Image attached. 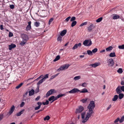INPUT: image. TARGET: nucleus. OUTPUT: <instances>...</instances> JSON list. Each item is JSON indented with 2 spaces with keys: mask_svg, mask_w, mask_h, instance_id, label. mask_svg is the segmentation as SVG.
I'll return each instance as SVG.
<instances>
[{
  "mask_svg": "<svg viewBox=\"0 0 124 124\" xmlns=\"http://www.w3.org/2000/svg\"><path fill=\"white\" fill-rule=\"evenodd\" d=\"M95 104L93 101H90V104L87 106V108L88 109V110L86 113L85 118H84V117L85 114V112H84L81 113V117L82 119H83L82 120V123H84L86 122L88 120L89 117L92 116L93 115V114L94 113L93 110L95 107Z\"/></svg>",
  "mask_w": 124,
  "mask_h": 124,
  "instance_id": "obj_1",
  "label": "nucleus"
},
{
  "mask_svg": "<svg viewBox=\"0 0 124 124\" xmlns=\"http://www.w3.org/2000/svg\"><path fill=\"white\" fill-rule=\"evenodd\" d=\"M21 36L23 40L20 43V44L21 46H23L26 43L27 40L29 39V38L27 35L24 33L21 34Z\"/></svg>",
  "mask_w": 124,
  "mask_h": 124,
  "instance_id": "obj_2",
  "label": "nucleus"
},
{
  "mask_svg": "<svg viewBox=\"0 0 124 124\" xmlns=\"http://www.w3.org/2000/svg\"><path fill=\"white\" fill-rule=\"evenodd\" d=\"M70 66L69 64H65L61 67L59 69H58L57 71H60L61 70H63L68 69Z\"/></svg>",
  "mask_w": 124,
  "mask_h": 124,
  "instance_id": "obj_3",
  "label": "nucleus"
},
{
  "mask_svg": "<svg viewBox=\"0 0 124 124\" xmlns=\"http://www.w3.org/2000/svg\"><path fill=\"white\" fill-rule=\"evenodd\" d=\"M107 61L109 67H112L113 66L114 63V60L112 58L107 60Z\"/></svg>",
  "mask_w": 124,
  "mask_h": 124,
  "instance_id": "obj_4",
  "label": "nucleus"
},
{
  "mask_svg": "<svg viewBox=\"0 0 124 124\" xmlns=\"http://www.w3.org/2000/svg\"><path fill=\"white\" fill-rule=\"evenodd\" d=\"M79 92H80V90L76 88H74L69 91L66 92V93H74Z\"/></svg>",
  "mask_w": 124,
  "mask_h": 124,
  "instance_id": "obj_5",
  "label": "nucleus"
},
{
  "mask_svg": "<svg viewBox=\"0 0 124 124\" xmlns=\"http://www.w3.org/2000/svg\"><path fill=\"white\" fill-rule=\"evenodd\" d=\"M84 109V108L82 106H80L78 107V108L76 110L75 113H76L81 112Z\"/></svg>",
  "mask_w": 124,
  "mask_h": 124,
  "instance_id": "obj_6",
  "label": "nucleus"
},
{
  "mask_svg": "<svg viewBox=\"0 0 124 124\" xmlns=\"http://www.w3.org/2000/svg\"><path fill=\"white\" fill-rule=\"evenodd\" d=\"M55 91V90L54 89H51L48 91L46 94V97H48L50 95L52 94Z\"/></svg>",
  "mask_w": 124,
  "mask_h": 124,
  "instance_id": "obj_7",
  "label": "nucleus"
},
{
  "mask_svg": "<svg viewBox=\"0 0 124 124\" xmlns=\"http://www.w3.org/2000/svg\"><path fill=\"white\" fill-rule=\"evenodd\" d=\"M15 109V107L14 105L12 106L10 108V110L8 113V115H10L13 112Z\"/></svg>",
  "mask_w": 124,
  "mask_h": 124,
  "instance_id": "obj_8",
  "label": "nucleus"
},
{
  "mask_svg": "<svg viewBox=\"0 0 124 124\" xmlns=\"http://www.w3.org/2000/svg\"><path fill=\"white\" fill-rule=\"evenodd\" d=\"M81 46V43H78V44H76L74 45L72 49L73 50H75L77 48L78 46L79 47H80Z\"/></svg>",
  "mask_w": 124,
  "mask_h": 124,
  "instance_id": "obj_9",
  "label": "nucleus"
},
{
  "mask_svg": "<svg viewBox=\"0 0 124 124\" xmlns=\"http://www.w3.org/2000/svg\"><path fill=\"white\" fill-rule=\"evenodd\" d=\"M100 65V62H96L94 64H90L89 66H91L92 67L95 68L98 66H99Z\"/></svg>",
  "mask_w": 124,
  "mask_h": 124,
  "instance_id": "obj_10",
  "label": "nucleus"
},
{
  "mask_svg": "<svg viewBox=\"0 0 124 124\" xmlns=\"http://www.w3.org/2000/svg\"><path fill=\"white\" fill-rule=\"evenodd\" d=\"M116 91L117 94H119L122 92L120 86H118L116 89Z\"/></svg>",
  "mask_w": 124,
  "mask_h": 124,
  "instance_id": "obj_11",
  "label": "nucleus"
},
{
  "mask_svg": "<svg viewBox=\"0 0 124 124\" xmlns=\"http://www.w3.org/2000/svg\"><path fill=\"white\" fill-rule=\"evenodd\" d=\"M31 21H30L28 22V25L27 26L26 28V30L27 31L30 30L31 28Z\"/></svg>",
  "mask_w": 124,
  "mask_h": 124,
  "instance_id": "obj_12",
  "label": "nucleus"
},
{
  "mask_svg": "<svg viewBox=\"0 0 124 124\" xmlns=\"http://www.w3.org/2000/svg\"><path fill=\"white\" fill-rule=\"evenodd\" d=\"M93 27L92 24H90V25L87 28L88 31L90 32L93 29Z\"/></svg>",
  "mask_w": 124,
  "mask_h": 124,
  "instance_id": "obj_13",
  "label": "nucleus"
},
{
  "mask_svg": "<svg viewBox=\"0 0 124 124\" xmlns=\"http://www.w3.org/2000/svg\"><path fill=\"white\" fill-rule=\"evenodd\" d=\"M9 49L11 50L13 48L15 47L16 46L14 44H12L11 45H9Z\"/></svg>",
  "mask_w": 124,
  "mask_h": 124,
  "instance_id": "obj_14",
  "label": "nucleus"
},
{
  "mask_svg": "<svg viewBox=\"0 0 124 124\" xmlns=\"http://www.w3.org/2000/svg\"><path fill=\"white\" fill-rule=\"evenodd\" d=\"M29 92V96H31L34 94L35 91L33 89H32Z\"/></svg>",
  "mask_w": 124,
  "mask_h": 124,
  "instance_id": "obj_15",
  "label": "nucleus"
},
{
  "mask_svg": "<svg viewBox=\"0 0 124 124\" xmlns=\"http://www.w3.org/2000/svg\"><path fill=\"white\" fill-rule=\"evenodd\" d=\"M67 32V31L66 30H64L62 31L61 32L60 35L61 36H63Z\"/></svg>",
  "mask_w": 124,
  "mask_h": 124,
  "instance_id": "obj_16",
  "label": "nucleus"
},
{
  "mask_svg": "<svg viewBox=\"0 0 124 124\" xmlns=\"http://www.w3.org/2000/svg\"><path fill=\"white\" fill-rule=\"evenodd\" d=\"M89 42V40H85L83 42V44L85 46H88V43Z\"/></svg>",
  "mask_w": 124,
  "mask_h": 124,
  "instance_id": "obj_17",
  "label": "nucleus"
},
{
  "mask_svg": "<svg viewBox=\"0 0 124 124\" xmlns=\"http://www.w3.org/2000/svg\"><path fill=\"white\" fill-rule=\"evenodd\" d=\"M118 96L117 95H115L113 98L112 99V100L113 101H116L118 99Z\"/></svg>",
  "mask_w": 124,
  "mask_h": 124,
  "instance_id": "obj_18",
  "label": "nucleus"
},
{
  "mask_svg": "<svg viewBox=\"0 0 124 124\" xmlns=\"http://www.w3.org/2000/svg\"><path fill=\"white\" fill-rule=\"evenodd\" d=\"M24 110H25L24 109H23L20 112L17 113L16 114V115L17 116H20L22 114H23V113L24 111Z\"/></svg>",
  "mask_w": 124,
  "mask_h": 124,
  "instance_id": "obj_19",
  "label": "nucleus"
},
{
  "mask_svg": "<svg viewBox=\"0 0 124 124\" xmlns=\"http://www.w3.org/2000/svg\"><path fill=\"white\" fill-rule=\"evenodd\" d=\"M120 18V16L116 14L114 15V16L113 17V19H118Z\"/></svg>",
  "mask_w": 124,
  "mask_h": 124,
  "instance_id": "obj_20",
  "label": "nucleus"
},
{
  "mask_svg": "<svg viewBox=\"0 0 124 124\" xmlns=\"http://www.w3.org/2000/svg\"><path fill=\"white\" fill-rule=\"evenodd\" d=\"M110 57H115L116 56L115 53V52L111 53L109 55Z\"/></svg>",
  "mask_w": 124,
  "mask_h": 124,
  "instance_id": "obj_21",
  "label": "nucleus"
},
{
  "mask_svg": "<svg viewBox=\"0 0 124 124\" xmlns=\"http://www.w3.org/2000/svg\"><path fill=\"white\" fill-rule=\"evenodd\" d=\"M81 93H85L88 92V90L86 88H85L82 89V90L80 92Z\"/></svg>",
  "mask_w": 124,
  "mask_h": 124,
  "instance_id": "obj_22",
  "label": "nucleus"
},
{
  "mask_svg": "<svg viewBox=\"0 0 124 124\" xmlns=\"http://www.w3.org/2000/svg\"><path fill=\"white\" fill-rule=\"evenodd\" d=\"M124 95L122 93H119L118 95V97L119 99H121L124 97Z\"/></svg>",
  "mask_w": 124,
  "mask_h": 124,
  "instance_id": "obj_23",
  "label": "nucleus"
},
{
  "mask_svg": "<svg viewBox=\"0 0 124 124\" xmlns=\"http://www.w3.org/2000/svg\"><path fill=\"white\" fill-rule=\"evenodd\" d=\"M81 78V76H76L73 79L75 81L78 80Z\"/></svg>",
  "mask_w": 124,
  "mask_h": 124,
  "instance_id": "obj_24",
  "label": "nucleus"
},
{
  "mask_svg": "<svg viewBox=\"0 0 124 124\" xmlns=\"http://www.w3.org/2000/svg\"><path fill=\"white\" fill-rule=\"evenodd\" d=\"M112 48V46H110L106 48V50L107 51H110V50H111Z\"/></svg>",
  "mask_w": 124,
  "mask_h": 124,
  "instance_id": "obj_25",
  "label": "nucleus"
},
{
  "mask_svg": "<svg viewBox=\"0 0 124 124\" xmlns=\"http://www.w3.org/2000/svg\"><path fill=\"white\" fill-rule=\"evenodd\" d=\"M72 22V23L71 24V26L73 27L76 24L77 22L76 21H74Z\"/></svg>",
  "mask_w": 124,
  "mask_h": 124,
  "instance_id": "obj_26",
  "label": "nucleus"
},
{
  "mask_svg": "<svg viewBox=\"0 0 124 124\" xmlns=\"http://www.w3.org/2000/svg\"><path fill=\"white\" fill-rule=\"evenodd\" d=\"M60 57L59 55H58L56 56L54 60V62H55L58 60L60 59Z\"/></svg>",
  "mask_w": 124,
  "mask_h": 124,
  "instance_id": "obj_27",
  "label": "nucleus"
},
{
  "mask_svg": "<svg viewBox=\"0 0 124 124\" xmlns=\"http://www.w3.org/2000/svg\"><path fill=\"white\" fill-rule=\"evenodd\" d=\"M44 81V79L42 78L37 83V85H39L42 83Z\"/></svg>",
  "mask_w": 124,
  "mask_h": 124,
  "instance_id": "obj_28",
  "label": "nucleus"
},
{
  "mask_svg": "<svg viewBox=\"0 0 124 124\" xmlns=\"http://www.w3.org/2000/svg\"><path fill=\"white\" fill-rule=\"evenodd\" d=\"M23 83H21L20 84L18 85L16 87V89H18L20 88L23 85Z\"/></svg>",
  "mask_w": 124,
  "mask_h": 124,
  "instance_id": "obj_29",
  "label": "nucleus"
},
{
  "mask_svg": "<svg viewBox=\"0 0 124 124\" xmlns=\"http://www.w3.org/2000/svg\"><path fill=\"white\" fill-rule=\"evenodd\" d=\"M50 117L49 116H47L44 118V121L48 120L50 119Z\"/></svg>",
  "mask_w": 124,
  "mask_h": 124,
  "instance_id": "obj_30",
  "label": "nucleus"
},
{
  "mask_svg": "<svg viewBox=\"0 0 124 124\" xmlns=\"http://www.w3.org/2000/svg\"><path fill=\"white\" fill-rule=\"evenodd\" d=\"M87 54L89 55H92L93 54L92 52L90 50H88L87 51Z\"/></svg>",
  "mask_w": 124,
  "mask_h": 124,
  "instance_id": "obj_31",
  "label": "nucleus"
},
{
  "mask_svg": "<svg viewBox=\"0 0 124 124\" xmlns=\"http://www.w3.org/2000/svg\"><path fill=\"white\" fill-rule=\"evenodd\" d=\"M66 93H66H66H65L64 94H59L58 95V97L59 98L60 97H62L63 96H65L66 95Z\"/></svg>",
  "mask_w": 124,
  "mask_h": 124,
  "instance_id": "obj_32",
  "label": "nucleus"
},
{
  "mask_svg": "<svg viewBox=\"0 0 124 124\" xmlns=\"http://www.w3.org/2000/svg\"><path fill=\"white\" fill-rule=\"evenodd\" d=\"M60 35H59L58 36V38H57V40L58 41H60V42H61L62 40V37Z\"/></svg>",
  "mask_w": 124,
  "mask_h": 124,
  "instance_id": "obj_33",
  "label": "nucleus"
},
{
  "mask_svg": "<svg viewBox=\"0 0 124 124\" xmlns=\"http://www.w3.org/2000/svg\"><path fill=\"white\" fill-rule=\"evenodd\" d=\"M117 72L119 73H121L123 72V71L121 68H119L117 70Z\"/></svg>",
  "mask_w": 124,
  "mask_h": 124,
  "instance_id": "obj_34",
  "label": "nucleus"
},
{
  "mask_svg": "<svg viewBox=\"0 0 124 124\" xmlns=\"http://www.w3.org/2000/svg\"><path fill=\"white\" fill-rule=\"evenodd\" d=\"M40 24V23L39 22H36L34 24V25L36 27H38Z\"/></svg>",
  "mask_w": 124,
  "mask_h": 124,
  "instance_id": "obj_35",
  "label": "nucleus"
},
{
  "mask_svg": "<svg viewBox=\"0 0 124 124\" xmlns=\"http://www.w3.org/2000/svg\"><path fill=\"white\" fill-rule=\"evenodd\" d=\"M48 74H46L44 75V77L42 79L45 81L46 79L48 78Z\"/></svg>",
  "mask_w": 124,
  "mask_h": 124,
  "instance_id": "obj_36",
  "label": "nucleus"
},
{
  "mask_svg": "<svg viewBox=\"0 0 124 124\" xmlns=\"http://www.w3.org/2000/svg\"><path fill=\"white\" fill-rule=\"evenodd\" d=\"M118 47L119 49H124V45H122L119 46H118Z\"/></svg>",
  "mask_w": 124,
  "mask_h": 124,
  "instance_id": "obj_37",
  "label": "nucleus"
},
{
  "mask_svg": "<svg viewBox=\"0 0 124 124\" xmlns=\"http://www.w3.org/2000/svg\"><path fill=\"white\" fill-rule=\"evenodd\" d=\"M49 102L48 101L46 100V102H43L42 103V104L43 105H47L49 104Z\"/></svg>",
  "mask_w": 124,
  "mask_h": 124,
  "instance_id": "obj_38",
  "label": "nucleus"
},
{
  "mask_svg": "<svg viewBox=\"0 0 124 124\" xmlns=\"http://www.w3.org/2000/svg\"><path fill=\"white\" fill-rule=\"evenodd\" d=\"M102 18L101 17L98 18L96 20V22H100L102 20Z\"/></svg>",
  "mask_w": 124,
  "mask_h": 124,
  "instance_id": "obj_39",
  "label": "nucleus"
},
{
  "mask_svg": "<svg viewBox=\"0 0 124 124\" xmlns=\"http://www.w3.org/2000/svg\"><path fill=\"white\" fill-rule=\"evenodd\" d=\"M54 96H52L51 97H50L48 99V100L49 101H51L52 100V101L54 100Z\"/></svg>",
  "mask_w": 124,
  "mask_h": 124,
  "instance_id": "obj_40",
  "label": "nucleus"
},
{
  "mask_svg": "<svg viewBox=\"0 0 124 124\" xmlns=\"http://www.w3.org/2000/svg\"><path fill=\"white\" fill-rule=\"evenodd\" d=\"M98 50V49L97 48H95L92 50V53H95Z\"/></svg>",
  "mask_w": 124,
  "mask_h": 124,
  "instance_id": "obj_41",
  "label": "nucleus"
},
{
  "mask_svg": "<svg viewBox=\"0 0 124 124\" xmlns=\"http://www.w3.org/2000/svg\"><path fill=\"white\" fill-rule=\"evenodd\" d=\"M87 99V98H85V99H83L81 100V101L83 103L86 102Z\"/></svg>",
  "mask_w": 124,
  "mask_h": 124,
  "instance_id": "obj_42",
  "label": "nucleus"
},
{
  "mask_svg": "<svg viewBox=\"0 0 124 124\" xmlns=\"http://www.w3.org/2000/svg\"><path fill=\"white\" fill-rule=\"evenodd\" d=\"M59 98L58 97V95H57V97H55L54 96V100H53L51 101V103H52V102H54V101L56 100H57V99H58Z\"/></svg>",
  "mask_w": 124,
  "mask_h": 124,
  "instance_id": "obj_43",
  "label": "nucleus"
},
{
  "mask_svg": "<svg viewBox=\"0 0 124 124\" xmlns=\"http://www.w3.org/2000/svg\"><path fill=\"white\" fill-rule=\"evenodd\" d=\"M53 19H54L53 18H51L49 19L48 21L49 24L50 25V24L53 21Z\"/></svg>",
  "mask_w": 124,
  "mask_h": 124,
  "instance_id": "obj_44",
  "label": "nucleus"
},
{
  "mask_svg": "<svg viewBox=\"0 0 124 124\" xmlns=\"http://www.w3.org/2000/svg\"><path fill=\"white\" fill-rule=\"evenodd\" d=\"M76 17L74 16L72 17L70 20V21L71 22L73 21H75L74 20L76 19Z\"/></svg>",
  "mask_w": 124,
  "mask_h": 124,
  "instance_id": "obj_45",
  "label": "nucleus"
},
{
  "mask_svg": "<svg viewBox=\"0 0 124 124\" xmlns=\"http://www.w3.org/2000/svg\"><path fill=\"white\" fill-rule=\"evenodd\" d=\"M87 22H85L82 23L80 25V26H82L84 25H85L87 24Z\"/></svg>",
  "mask_w": 124,
  "mask_h": 124,
  "instance_id": "obj_46",
  "label": "nucleus"
},
{
  "mask_svg": "<svg viewBox=\"0 0 124 124\" xmlns=\"http://www.w3.org/2000/svg\"><path fill=\"white\" fill-rule=\"evenodd\" d=\"M25 103L24 102H22L20 105V107H23L25 105Z\"/></svg>",
  "mask_w": 124,
  "mask_h": 124,
  "instance_id": "obj_47",
  "label": "nucleus"
},
{
  "mask_svg": "<svg viewBox=\"0 0 124 124\" xmlns=\"http://www.w3.org/2000/svg\"><path fill=\"white\" fill-rule=\"evenodd\" d=\"M87 84L85 83H84L82 84L81 86L83 87H86V86Z\"/></svg>",
  "mask_w": 124,
  "mask_h": 124,
  "instance_id": "obj_48",
  "label": "nucleus"
},
{
  "mask_svg": "<svg viewBox=\"0 0 124 124\" xmlns=\"http://www.w3.org/2000/svg\"><path fill=\"white\" fill-rule=\"evenodd\" d=\"M3 114H0V121L3 119Z\"/></svg>",
  "mask_w": 124,
  "mask_h": 124,
  "instance_id": "obj_49",
  "label": "nucleus"
},
{
  "mask_svg": "<svg viewBox=\"0 0 124 124\" xmlns=\"http://www.w3.org/2000/svg\"><path fill=\"white\" fill-rule=\"evenodd\" d=\"M119 120V118H117L114 121V123H117Z\"/></svg>",
  "mask_w": 124,
  "mask_h": 124,
  "instance_id": "obj_50",
  "label": "nucleus"
},
{
  "mask_svg": "<svg viewBox=\"0 0 124 124\" xmlns=\"http://www.w3.org/2000/svg\"><path fill=\"white\" fill-rule=\"evenodd\" d=\"M29 93L28 91H27L26 93H25L23 95V97L24 98L26 97V96L28 94V93Z\"/></svg>",
  "mask_w": 124,
  "mask_h": 124,
  "instance_id": "obj_51",
  "label": "nucleus"
},
{
  "mask_svg": "<svg viewBox=\"0 0 124 124\" xmlns=\"http://www.w3.org/2000/svg\"><path fill=\"white\" fill-rule=\"evenodd\" d=\"M124 120V119L123 118V117H122L121 118L119 119V121L120 123H121L123 122Z\"/></svg>",
  "mask_w": 124,
  "mask_h": 124,
  "instance_id": "obj_52",
  "label": "nucleus"
},
{
  "mask_svg": "<svg viewBox=\"0 0 124 124\" xmlns=\"http://www.w3.org/2000/svg\"><path fill=\"white\" fill-rule=\"evenodd\" d=\"M71 17L70 16H69L65 20L67 22H68L69 20L71 18Z\"/></svg>",
  "mask_w": 124,
  "mask_h": 124,
  "instance_id": "obj_53",
  "label": "nucleus"
},
{
  "mask_svg": "<svg viewBox=\"0 0 124 124\" xmlns=\"http://www.w3.org/2000/svg\"><path fill=\"white\" fill-rule=\"evenodd\" d=\"M120 88L121 91H122L123 92H124V86H120Z\"/></svg>",
  "mask_w": 124,
  "mask_h": 124,
  "instance_id": "obj_54",
  "label": "nucleus"
},
{
  "mask_svg": "<svg viewBox=\"0 0 124 124\" xmlns=\"http://www.w3.org/2000/svg\"><path fill=\"white\" fill-rule=\"evenodd\" d=\"M10 8L11 9H13L14 8V5H10L9 6Z\"/></svg>",
  "mask_w": 124,
  "mask_h": 124,
  "instance_id": "obj_55",
  "label": "nucleus"
},
{
  "mask_svg": "<svg viewBox=\"0 0 124 124\" xmlns=\"http://www.w3.org/2000/svg\"><path fill=\"white\" fill-rule=\"evenodd\" d=\"M40 97V96H38L35 99V100L36 101H38L39 100Z\"/></svg>",
  "mask_w": 124,
  "mask_h": 124,
  "instance_id": "obj_56",
  "label": "nucleus"
},
{
  "mask_svg": "<svg viewBox=\"0 0 124 124\" xmlns=\"http://www.w3.org/2000/svg\"><path fill=\"white\" fill-rule=\"evenodd\" d=\"M37 104L38 105V106H39L40 107L42 104V103L40 102H39L37 103Z\"/></svg>",
  "mask_w": 124,
  "mask_h": 124,
  "instance_id": "obj_57",
  "label": "nucleus"
},
{
  "mask_svg": "<svg viewBox=\"0 0 124 124\" xmlns=\"http://www.w3.org/2000/svg\"><path fill=\"white\" fill-rule=\"evenodd\" d=\"M13 33L11 32H10L9 33V37H11L13 36Z\"/></svg>",
  "mask_w": 124,
  "mask_h": 124,
  "instance_id": "obj_58",
  "label": "nucleus"
},
{
  "mask_svg": "<svg viewBox=\"0 0 124 124\" xmlns=\"http://www.w3.org/2000/svg\"><path fill=\"white\" fill-rule=\"evenodd\" d=\"M40 107L39 106H38V107H36L35 108V110H37L39 109L40 108Z\"/></svg>",
  "mask_w": 124,
  "mask_h": 124,
  "instance_id": "obj_59",
  "label": "nucleus"
},
{
  "mask_svg": "<svg viewBox=\"0 0 124 124\" xmlns=\"http://www.w3.org/2000/svg\"><path fill=\"white\" fill-rule=\"evenodd\" d=\"M92 44V42L90 40L89 42V43L88 44V46H91Z\"/></svg>",
  "mask_w": 124,
  "mask_h": 124,
  "instance_id": "obj_60",
  "label": "nucleus"
},
{
  "mask_svg": "<svg viewBox=\"0 0 124 124\" xmlns=\"http://www.w3.org/2000/svg\"><path fill=\"white\" fill-rule=\"evenodd\" d=\"M0 29L1 30H3V25H0Z\"/></svg>",
  "mask_w": 124,
  "mask_h": 124,
  "instance_id": "obj_61",
  "label": "nucleus"
},
{
  "mask_svg": "<svg viewBox=\"0 0 124 124\" xmlns=\"http://www.w3.org/2000/svg\"><path fill=\"white\" fill-rule=\"evenodd\" d=\"M111 105H109V106L107 108V110H108L111 107Z\"/></svg>",
  "mask_w": 124,
  "mask_h": 124,
  "instance_id": "obj_62",
  "label": "nucleus"
},
{
  "mask_svg": "<svg viewBox=\"0 0 124 124\" xmlns=\"http://www.w3.org/2000/svg\"><path fill=\"white\" fill-rule=\"evenodd\" d=\"M30 98H28L27 99V102L28 103L30 101Z\"/></svg>",
  "mask_w": 124,
  "mask_h": 124,
  "instance_id": "obj_63",
  "label": "nucleus"
},
{
  "mask_svg": "<svg viewBox=\"0 0 124 124\" xmlns=\"http://www.w3.org/2000/svg\"><path fill=\"white\" fill-rule=\"evenodd\" d=\"M39 91V89L37 88L35 90V92L36 93H38Z\"/></svg>",
  "mask_w": 124,
  "mask_h": 124,
  "instance_id": "obj_64",
  "label": "nucleus"
}]
</instances>
